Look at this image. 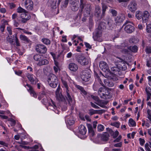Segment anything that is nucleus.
I'll return each instance as SVG.
<instances>
[{"instance_id":"f257e3e1","label":"nucleus","mask_w":151,"mask_h":151,"mask_svg":"<svg viewBox=\"0 0 151 151\" xmlns=\"http://www.w3.org/2000/svg\"><path fill=\"white\" fill-rule=\"evenodd\" d=\"M43 98V99L41 100V102L44 105H47L49 106L50 109H51L50 108L52 106L55 109L56 107L55 103L49 97H47L45 95V92L43 91L42 92L40 95V99H41Z\"/></svg>"},{"instance_id":"f03ea898","label":"nucleus","mask_w":151,"mask_h":151,"mask_svg":"<svg viewBox=\"0 0 151 151\" xmlns=\"http://www.w3.org/2000/svg\"><path fill=\"white\" fill-rule=\"evenodd\" d=\"M62 83L63 84V87L64 88L65 91V96L67 99L69 104L70 105H73L71 104L73 101L72 98L70 96L71 92L70 88L68 87L67 82L64 80H62Z\"/></svg>"},{"instance_id":"7ed1b4c3","label":"nucleus","mask_w":151,"mask_h":151,"mask_svg":"<svg viewBox=\"0 0 151 151\" xmlns=\"http://www.w3.org/2000/svg\"><path fill=\"white\" fill-rule=\"evenodd\" d=\"M98 93L101 98L107 99L111 98L110 91L104 88H100L98 90Z\"/></svg>"},{"instance_id":"20e7f679","label":"nucleus","mask_w":151,"mask_h":151,"mask_svg":"<svg viewBox=\"0 0 151 151\" xmlns=\"http://www.w3.org/2000/svg\"><path fill=\"white\" fill-rule=\"evenodd\" d=\"M83 0H80V7L81 9V11H82L83 9L85 7L83 12V15L85 17H87L89 16L90 14L91 6L89 4H85Z\"/></svg>"},{"instance_id":"39448f33","label":"nucleus","mask_w":151,"mask_h":151,"mask_svg":"<svg viewBox=\"0 0 151 151\" xmlns=\"http://www.w3.org/2000/svg\"><path fill=\"white\" fill-rule=\"evenodd\" d=\"M77 61L82 65H86L90 63L89 59L86 58L81 54L78 55L76 58Z\"/></svg>"},{"instance_id":"423d86ee","label":"nucleus","mask_w":151,"mask_h":151,"mask_svg":"<svg viewBox=\"0 0 151 151\" xmlns=\"http://www.w3.org/2000/svg\"><path fill=\"white\" fill-rule=\"evenodd\" d=\"M47 81L51 87L55 88L57 87L58 83V79L56 76L54 74H50Z\"/></svg>"},{"instance_id":"0eeeda50","label":"nucleus","mask_w":151,"mask_h":151,"mask_svg":"<svg viewBox=\"0 0 151 151\" xmlns=\"http://www.w3.org/2000/svg\"><path fill=\"white\" fill-rule=\"evenodd\" d=\"M105 23L104 22H101L99 24V28L96 29L95 32L93 33V37L95 40H97L98 37H100L102 35V31L101 29H99L100 27H101V29H104V27H102L103 25H105Z\"/></svg>"},{"instance_id":"6e6552de","label":"nucleus","mask_w":151,"mask_h":151,"mask_svg":"<svg viewBox=\"0 0 151 151\" xmlns=\"http://www.w3.org/2000/svg\"><path fill=\"white\" fill-rule=\"evenodd\" d=\"M125 25L124 27V30L127 33H131L133 32L134 30L133 23L128 21H127L124 23L123 25Z\"/></svg>"},{"instance_id":"1a4fd4ad","label":"nucleus","mask_w":151,"mask_h":151,"mask_svg":"<svg viewBox=\"0 0 151 151\" xmlns=\"http://www.w3.org/2000/svg\"><path fill=\"white\" fill-rule=\"evenodd\" d=\"M91 77V75L89 71L87 70H83L81 74V78L84 81H88Z\"/></svg>"},{"instance_id":"9d476101","label":"nucleus","mask_w":151,"mask_h":151,"mask_svg":"<svg viewBox=\"0 0 151 151\" xmlns=\"http://www.w3.org/2000/svg\"><path fill=\"white\" fill-rule=\"evenodd\" d=\"M60 86L59 85L55 92L56 99L59 102L63 101L65 100V98L64 96L61 94V93H60Z\"/></svg>"},{"instance_id":"9b49d317","label":"nucleus","mask_w":151,"mask_h":151,"mask_svg":"<svg viewBox=\"0 0 151 151\" xmlns=\"http://www.w3.org/2000/svg\"><path fill=\"white\" fill-rule=\"evenodd\" d=\"M91 98L94 100L96 102L95 103L100 107L104 108H106V107L104 105V103L102 100L99 99L98 97L93 95L91 96Z\"/></svg>"},{"instance_id":"f8f14e48","label":"nucleus","mask_w":151,"mask_h":151,"mask_svg":"<svg viewBox=\"0 0 151 151\" xmlns=\"http://www.w3.org/2000/svg\"><path fill=\"white\" fill-rule=\"evenodd\" d=\"M21 22L25 23L27 22V21L30 19L31 16L28 13H26L25 12L21 14Z\"/></svg>"},{"instance_id":"ddd939ff","label":"nucleus","mask_w":151,"mask_h":151,"mask_svg":"<svg viewBox=\"0 0 151 151\" xmlns=\"http://www.w3.org/2000/svg\"><path fill=\"white\" fill-rule=\"evenodd\" d=\"M70 3L71 4V9L73 11H77L79 9V2L78 1L75 0L74 1H70Z\"/></svg>"},{"instance_id":"4468645a","label":"nucleus","mask_w":151,"mask_h":151,"mask_svg":"<svg viewBox=\"0 0 151 151\" xmlns=\"http://www.w3.org/2000/svg\"><path fill=\"white\" fill-rule=\"evenodd\" d=\"M99 66L100 68L104 71L108 72L110 71L108 66L105 62L104 61H101L99 64Z\"/></svg>"},{"instance_id":"2eb2a0df","label":"nucleus","mask_w":151,"mask_h":151,"mask_svg":"<svg viewBox=\"0 0 151 151\" xmlns=\"http://www.w3.org/2000/svg\"><path fill=\"white\" fill-rule=\"evenodd\" d=\"M125 17L124 14H120L115 18V21L116 24H120L125 19Z\"/></svg>"},{"instance_id":"dca6fc26","label":"nucleus","mask_w":151,"mask_h":151,"mask_svg":"<svg viewBox=\"0 0 151 151\" xmlns=\"http://www.w3.org/2000/svg\"><path fill=\"white\" fill-rule=\"evenodd\" d=\"M127 46V44L125 43H123L120 45L117 46V48L122 49V52L124 53H128L129 52V47L125 48Z\"/></svg>"},{"instance_id":"f3484780","label":"nucleus","mask_w":151,"mask_h":151,"mask_svg":"<svg viewBox=\"0 0 151 151\" xmlns=\"http://www.w3.org/2000/svg\"><path fill=\"white\" fill-rule=\"evenodd\" d=\"M24 5L26 8L28 10H31L33 9V2L31 0H26Z\"/></svg>"},{"instance_id":"a211bd4d","label":"nucleus","mask_w":151,"mask_h":151,"mask_svg":"<svg viewBox=\"0 0 151 151\" xmlns=\"http://www.w3.org/2000/svg\"><path fill=\"white\" fill-rule=\"evenodd\" d=\"M65 122L68 125H72L74 123L73 116L71 115L67 116L65 117Z\"/></svg>"},{"instance_id":"6ab92c4d","label":"nucleus","mask_w":151,"mask_h":151,"mask_svg":"<svg viewBox=\"0 0 151 151\" xmlns=\"http://www.w3.org/2000/svg\"><path fill=\"white\" fill-rule=\"evenodd\" d=\"M107 28L112 29H113L115 27V24L113 20L111 19H108L106 21V24L105 23Z\"/></svg>"},{"instance_id":"aec40b11","label":"nucleus","mask_w":151,"mask_h":151,"mask_svg":"<svg viewBox=\"0 0 151 151\" xmlns=\"http://www.w3.org/2000/svg\"><path fill=\"white\" fill-rule=\"evenodd\" d=\"M129 10L132 12H134L137 9V4L134 1L131 2L128 6Z\"/></svg>"},{"instance_id":"412c9836","label":"nucleus","mask_w":151,"mask_h":151,"mask_svg":"<svg viewBox=\"0 0 151 151\" xmlns=\"http://www.w3.org/2000/svg\"><path fill=\"white\" fill-rule=\"evenodd\" d=\"M87 129L86 127L83 125H81L78 127V132L81 135H85Z\"/></svg>"},{"instance_id":"4be33fe9","label":"nucleus","mask_w":151,"mask_h":151,"mask_svg":"<svg viewBox=\"0 0 151 151\" xmlns=\"http://www.w3.org/2000/svg\"><path fill=\"white\" fill-rule=\"evenodd\" d=\"M38 60H39L38 65H46L48 63V61L42 56H40V58H38Z\"/></svg>"},{"instance_id":"5701e85b","label":"nucleus","mask_w":151,"mask_h":151,"mask_svg":"<svg viewBox=\"0 0 151 151\" xmlns=\"http://www.w3.org/2000/svg\"><path fill=\"white\" fill-rule=\"evenodd\" d=\"M47 51V48L46 47L42 44L38 45V52L42 53H45Z\"/></svg>"},{"instance_id":"b1692460","label":"nucleus","mask_w":151,"mask_h":151,"mask_svg":"<svg viewBox=\"0 0 151 151\" xmlns=\"http://www.w3.org/2000/svg\"><path fill=\"white\" fill-rule=\"evenodd\" d=\"M78 65L74 63H70L69 65V69L72 71H76L78 70Z\"/></svg>"},{"instance_id":"393cba45","label":"nucleus","mask_w":151,"mask_h":151,"mask_svg":"<svg viewBox=\"0 0 151 151\" xmlns=\"http://www.w3.org/2000/svg\"><path fill=\"white\" fill-rule=\"evenodd\" d=\"M149 16V14L148 12L146 11L144 12L142 14V20L143 22H146L148 20Z\"/></svg>"},{"instance_id":"a878e982","label":"nucleus","mask_w":151,"mask_h":151,"mask_svg":"<svg viewBox=\"0 0 151 151\" xmlns=\"http://www.w3.org/2000/svg\"><path fill=\"white\" fill-rule=\"evenodd\" d=\"M27 86L29 88V89L28 90V91H29L30 94L32 95V96H34V97L36 98L37 97V95L36 93L33 90V88L29 84H27L26 86Z\"/></svg>"},{"instance_id":"bb28decb","label":"nucleus","mask_w":151,"mask_h":151,"mask_svg":"<svg viewBox=\"0 0 151 151\" xmlns=\"http://www.w3.org/2000/svg\"><path fill=\"white\" fill-rule=\"evenodd\" d=\"M87 126L88 129L89 135L91 137H93L94 135V132L93 131L91 125L90 124H87Z\"/></svg>"},{"instance_id":"cd10ccee","label":"nucleus","mask_w":151,"mask_h":151,"mask_svg":"<svg viewBox=\"0 0 151 151\" xmlns=\"http://www.w3.org/2000/svg\"><path fill=\"white\" fill-rule=\"evenodd\" d=\"M101 14L100 7L98 5H96L95 10V15L97 17L100 16Z\"/></svg>"},{"instance_id":"c85d7f7f","label":"nucleus","mask_w":151,"mask_h":151,"mask_svg":"<svg viewBox=\"0 0 151 151\" xmlns=\"http://www.w3.org/2000/svg\"><path fill=\"white\" fill-rule=\"evenodd\" d=\"M104 83L106 86L112 87L114 86V83L112 80H105L104 81Z\"/></svg>"},{"instance_id":"c756f323","label":"nucleus","mask_w":151,"mask_h":151,"mask_svg":"<svg viewBox=\"0 0 151 151\" xmlns=\"http://www.w3.org/2000/svg\"><path fill=\"white\" fill-rule=\"evenodd\" d=\"M109 137V134L108 133H105L102 134L101 135V139L104 141H107L108 140Z\"/></svg>"},{"instance_id":"7c9ffc66","label":"nucleus","mask_w":151,"mask_h":151,"mask_svg":"<svg viewBox=\"0 0 151 151\" xmlns=\"http://www.w3.org/2000/svg\"><path fill=\"white\" fill-rule=\"evenodd\" d=\"M51 6L52 9H56L59 4H58V2L57 3V1L56 0L51 1Z\"/></svg>"},{"instance_id":"2f4dec72","label":"nucleus","mask_w":151,"mask_h":151,"mask_svg":"<svg viewBox=\"0 0 151 151\" xmlns=\"http://www.w3.org/2000/svg\"><path fill=\"white\" fill-rule=\"evenodd\" d=\"M142 12L140 11H137L136 12L135 17L138 20H140L142 18Z\"/></svg>"},{"instance_id":"473e14b6","label":"nucleus","mask_w":151,"mask_h":151,"mask_svg":"<svg viewBox=\"0 0 151 151\" xmlns=\"http://www.w3.org/2000/svg\"><path fill=\"white\" fill-rule=\"evenodd\" d=\"M75 86L77 89L79 90L82 93L86 95L87 94L86 92L84 90V88L82 86L78 85H75Z\"/></svg>"},{"instance_id":"72a5a7b5","label":"nucleus","mask_w":151,"mask_h":151,"mask_svg":"<svg viewBox=\"0 0 151 151\" xmlns=\"http://www.w3.org/2000/svg\"><path fill=\"white\" fill-rule=\"evenodd\" d=\"M111 134L113 136L114 138H116L119 135V132L117 131L114 132L111 129L109 131Z\"/></svg>"},{"instance_id":"f704fd0d","label":"nucleus","mask_w":151,"mask_h":151,"mask_svg":"<svg viewBox=\"0 0 151 151\" xmlns=\"http://www.w3.org/2000/svg\"><path fill=\"white\" fill-rule=\"evenodd\" d=\"M41 41L44 44L47 45H50L51 43V41L50 40L47 38H42L41 40Z\"/></svg>"},{"instance_id":"c9c22d12","label":"nucleus","mask_w":151,"mask_h":151,"mask_svg":"<svg viewBox=\"0 0 151 151\" xmlns=\"http://www.w3.org/2000/svg\"><path fill=\"white\" fill-rule=\"evenodd\" d=\"M129 126L130 127H134L136 126V123L132 118L129 119Z\"/></svg>"},{"instance_id":"e433bc0d","label":"nucleus","mask_w":151,"mask_h":151,"mask_svg":"<svg viewBox=\"0 0 151 151\" xmlns=\"http://www.w3.org/2000/svg\"><path fill=\"white\" fill-rule=\"evenodd\" d=\"M119 67L120 69L122 70H126L127 68L126 64L123 62L121 63L120 66Z\"/></svg>"},{"instance_id":"4c0bfd02","label":"nucleus","mask_w":151,"mask_h":151,"mask_svg":"<svg viewBox=\"0 0 151 151\" xmlns=\"http://www.w3.org/2000/svg\"><path fill=\"white\" fill-rule=\"evenodd\" d=\"M26 76L28 80L31 82H33L34 83V78L33 77L32 75H31L30 74L27 73L26 74Z\"/></svg>"},{"instance_id":"58836bf2","label":"nucleus","mask_w":151,"mask_h":151,"mask_svg":"<svg viewBox=\"0 0 151 151\" xmlns=\"http://www.w3.org/2000/svg\"><path fill=\"white\" fill-rule=\"evenodd\" d=\"M129 50L134 52H136L137 50V47L136 46H130L129 47Z\"/></svg>"},{"instance_id":"ea45409f","label":"nucleus","mask_w":151,"mask_h":151,"mask_svg":"<svg viewBox=\"0 0 151 151\" xmlns=\"http://www.w3.org/2000/svg\"><path fill=\"white\" fill-rule=\"evenodd\" d=\"M20 39L21 40L26 42H29V40L28 38L24 35H21L20 36Z\"/></svg>"},{"instance_id":"a19ab883","label":"nucleus","mask_w":151,"mask_h":151,"mask_svg":"<svg viewBox=\"0 0 151 151\" xmlns=\"http://www.w3.org/2000/svg\"><path fill=\"white\" fill-rule=\"evenodd\" d=\"M99 111L97 110H94L93 109H91L89 110V114L91 115H92L94 114L98 113V111Z\"/></svg>"},{"instance_id":"79ce46f5","label":"nucleus","mask_w":151,"mask_h":151,"mask_svg":"<svg viewBox=\"0 0 151 151\" xmlns=\"http://www.w3.org/2000/svg\"><path fill=\"white\" fill-rule=\"evenodd\" d=\"M4 23L2 25H1V32H3L4 31V29L5 27V23L7 22L6 20L3 19Z\"/></svg>"},{"instance_id":"37998d69","label":"nucleus","mask_w":151,"mask_h":151,"mask_svg":"<svg viewBox=\"0 0 151 151\" xmlns=\"http://www.w3.org/2000/svg\"><path fill=\"white\" fill-rule=\"evenodd\" d=\"M98 130L99 132H101L104 130V126L101 124H99L97 127Z\"/></svg>"},{"instance_id":"c03bdc74","label":"nucleus","mask_w":151,"mask_h":151,"mask_svg":"<svg viewBox=\"0 0 151 151\" xmlns=\"http://www.w3.org/2000/svg\"><path fill=\"white\" fill-rule=\"evenodd\" d=\"M111 125L112 126H114L117 128H119L120 125V123L119 122H114L111 123Z\"/></svg>"},{"instance_id":"a18cd8bd","label":"nucleus","mask_w":151,"mask_h":151,"mask_svg":"<svg viewBox=\"0 0 151 151\" xmlns=\"http://www.w3.org/2000/svg\"><path fill=\"white\" fill-rule=\"evenodd\" d=\"M111 71L114 72V73L116 74V73L119 71V69L115 67H112L111 68Z\"/></svg>"},{"instance_id":"49530a36","label":"nucleus","mask_w":151,"mask_h":151,"mask_svg":"<svg viewBox=\"0 0 151 151\" xmlns=\"http://www.w3.org/2000/svg\"><path fill=\"white\" fill-rule=\"evenodd\" d=\"M15 41L16 45L17 46H20V44L19 42V41L17 37V35L16 34H15Z\"/></svg>"},{"instance_id":"de8ad7c7","label":"nucleus","mask_w":151,"mask_h":151,"mask_svg":"<svg viewBox=\"0 0 151 151\" xmlns=\"http://www.w3.org/2000/svg\"><path fill=\"white\" fill-rule=\"evenodd\" d=\"M26 10L22 8L21 7L19 6L17 9V12L18 13H25L26 12Z\"/></svg>"},{"instance_id":"09e8293b","label":"nucleus","mask_w":151,"mask_h":151,"mask_svg":"<svg viewBox=\"0 0 151 151\" xmlns=\"http://www.w3.org/2000/svg\"><path fill=\"white\" fill-rule=\"evenodd\" d=\"M146 31L148 33L151 32V24H149L147 25Z\"/></svg>"},{"instance_id":"8fccbe9b","label":"nucleus","mask_w":151,"mask_h":151,"mask_svg":"<svg viewBox=\"0 0 151 151\" xmlns=\"http://www.w3.org/2000/svg\"><path fill=\"white\" fill-rule=\"evenodd\" d=\"M7 41L11 44H13L14 42V40L12 38H11L9 37V36H8L7 37Z\"/></svg>"},{"instance_id":"3c124183","label":"nucleus","mask_w":151,"mask_h":151,"mask_svg":"<svg viewBox=\"0 0 151 151\" xmlns=\"http://www.w3.org/2000/svg\"><path fill=\"white\" fill-rule=\"evenodd\" d=\"M145 91L147 93H151V88L147 87L145 88Z\"/></svg>"},{"instance_id":"603ef678","label":"nucleus","mask_w":151,"mask_h":151,"mask_svg":"<svg viewBox=\"0 0 151 151\" xmlns=\"http://www.w3.org/2000/svg\"><path fill=\"white\" fill-rule=\"evenodd\" d=\"M145 148L146 151H151L150 148L149 147V144L147 143L145 145Z\"/></svg>"},{"instance_id":"864d4df0","label":"nucleus","mask_w":151,"mask_h":151,"mask_svg":"<svg viewBox=\"0 0 151 151\" xmlns=\"http://www.w3.org/2000/svg\"><path fill=\"white\" fill-rule=\"evenodd\" d=\"M110 11L112 14L113 16H115L117 14V12L115 10L111 9L110 10Z\"/></svg>"},{"instance_id":"5fc2aeb1","label":"nucleus","mask_w":151,"mask_h":151,"mask_svg":"<svg viewBox=\"0 0 151 151\" xmlns=\"http://www.w3.org/2000/svg\"><path fill=\"white\" fill-rule=\"evenodd\" d=\"M8 121H10L12 122V124H11V126H14L16 124V121L15 120H14L12 118H10L9 119Z\"/></svg>"},{"instance_id":"6e6d98bb","label":"nucleus","mask_w":151,"mask_h":151,"mask_svg":"<svg viewBox=\"0 0 151 151\" xmlns=\"http://www.w3.org/2000/svg\"><path fill=\"white\" fill-rule=\"evenodd\" d=\"M139 141L140 145L141 146L143 145L145 142L144 139H143L140 138L139 139Z\"/></svg>"},{"instance_id":"4d7b16f0","label":"nucleus","mask_w":151,"mask_h":151,"mask_svg":"<svg viewBox=\"0 0 151 151\" xmlns=\"http://www.w3.org/2000/svg\"><path fill=\"white\" fill-rule=\"evenodd\" d=\"M102 11H103V12H104V11H106V9L107 8V7L106 6L105 4H102Z\"/></svg>"},{"instance_id":"13d9d810","label":"nucleus","mask_w":151,"mask_h":151,"mask_svg":"<svg viewBox=\"0 0 151 151\" xmlns=\"http://www.w3.org/2000/svg\"><path fill=\"white\" fill-rule=\"evenodd\" d=\"M91 106L93 108L96 109H99L100 108L98 106H96V105H95V104H94L93 103L91 102Z\"/></svg>"},{"instance_id":"bf43d9fd","label":"nucleus","mask_w":151,"mask_h":151,"mask_svg":"<svg viewBox=\"0 0 151 151\" xmlns=\"http://www.w3.org/2000/svg\"><path fill=\"white\" fill-rule=\"evenodd\" d=\"M146 52L148 53H151V47H147L146 48Z\"/></svg>"},{"instance_id":"052dcab7","label":"nucleus","mask_w":151,"mask_h":151,"mask_svg":"<svg viewBox=\"0 0 151 151\" xmlns=\"http://www.w3.org/2000/svg\"><path fill=\"white\" fill-rule=\"evenodd\" d=\"M9 5L10 8L11 9H12L14 8L16 6L13 3H9Z\"/></svg>"},{"instance_id":"680f3d73","label":"nucleus","mask_w":151,"mask_h":151,"mask_svg":"<svg viewBox=\"0 0 151 151\" xmlns=\"http://www.w3.org/2000/svg\"><path fill=\"white\" fill-rule=\"evenodd\" d=\"M121 136L120 135L116 139H115L114 140V142H119L120 140V139H121Z\"/></svg>"},{"instance_id":"e2e57ef3","label":"nucleus","mask_w":151,"mask_h":151,"mask_svg":"<svg viewBox=\"0 0 151 151\" xmlns=\"http://www.w3.org/2000/svg\"><path fill=\"white\" fill-rule=\"evenodd\" d=\"M122 145L121 142H119L114 144V146L116 147H121L122 146Z\"/></svg>"},{"instance_id":"0e129e2a","label":"nucleus","mask_w":151,"mask_h":151,"mask_svg":"<svg viewBox=\"0 0 151 151\" xmlns=\"http://www.w3.org/2000/svg\"><path fill=\"white\" fill-rule=\"evenodd\" d=\"M20 146L22 147V148H23L25 149L29 150L30 149V147L28 146H24L22 145H20Z\"/></svg>"},{"instance_id":"69168bd1","label":"nucleus","mask_w":151,"mask_h":151,"mask_svg":"<svg viewBox=\"0 0 151 151\" xmlns=\"http://www.w3.org/2000/svg\"><path fill=\"white\" fill-rule=\"evenodd\" d=\"M147 98L146 99L147 101H148L150 99H151V93H147Z\"/></svg>"},{"instance_id":"338daca9","label":"nucleus","mask_w":151,"mask_h":151,"mask_svg":"<svg viewBox=\"0 0 151 151\" xmlns=\"http://www.w3.org/2000/svg\"><path fill=\"white\" fill-rule=\"evenodd\" d=\"M85 45L86 47L88 48H91V46L87 42H85Z\"/></svg>"},{"instance_id":"774afa93","label":"nucleus","mask_w":151,"mask_h":151,"mask_svg":"<svg viewBox=\"0 0 151 151\" xmlns=\"http://www.w3.org/2000/svg\"><path fill=\"white\" fill-rule=\"evenodd\" d=\"M14 25L15 27H17L18 26V25H19V24L18 23V22H17L16 20H14Z\"/></svg>"}]
</instances>
